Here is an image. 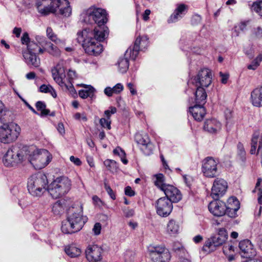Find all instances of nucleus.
Segmentation results:
<instances>
[{
  "label": "nucleus",
  "mask_w": 262,
  "mask_h": 262,
  "mask_svg": "<svg viewBox=\"0 0 262 262\" xmlns=\"http://www.w3.org/2000/svg\"><path fill=\"white\" fill-rule=\"evenodd\" d=\"M117 109L115 107L111 106L109 110H106L104 112V114L106 117V119L110 120V117L112 114H114L116 113Z\"/></svg>",
  "instance_id": "nucleus-53"
},
{
  "label": "nucleus",
  "mask_w": 262,
  "mask_h": 262,
  "mask_svg": "<svg viewBox=\"0 0 262 262\" xmlns=\"http://www.w3.org/2000/svg\"><path fill=\"white\" fill-rule=\"evenodd\" d=\"M127 86L128 89L129 90V91L132 95H134L137 94V91L135 88L134 84L132 82L127 83Z\"/></svg>",
  "instance_id": "nucleus-64"
},
{
  "label": "nucleus",
  "mask_w": 262,
  "mask_h": 262,
  "mask_svg": "<svg viewBox=\"0 0 262 262\" xmlns=\"http://www.w3.org/2000/svg\"><path fill=\"white\" fill-rule=\"evenodd\" d=\"M237 149L238 156L242 161H245L246 160V151L243 144L239 142L237 145Z\"/></svg>",
  "instance_id": "nucleus-45"
},
{
  "label": "nucleus",
  "mask_w": 262,
  "mask_h": 262,
  "mask_svg": "<svg viewBox=\"0 0 262 262\" xmlns=\"http://www.w3.org/2000/svg\"><path fill=\"white\" fill-rule=\"evenodd\" d=\"M219 161L211 157L205 158L202 161V171L208 178H214L217 175Z\"/></svg>",
  "instance_id": "nucleus-11"
},
{
  "label": "nucleus",
  "mask_w": 262,
  "mask_h": 262,
  "mask_svg": "<svg viewBox=\"0 0 262 262\" xmlns=\"http://www.w3.org/2000/svg\"><path fill=\"white\" fill-rule=\"evenodd\" d=\"M29 193L34 197H40L48 191V181L46 175L38 172L30 176L28 180Z\"/></svg>",
  "instance_id": "nucleus-4"
},
{
  "label": "nucleus",
  "mask_w": 262,
  "mask_h": 262,
  "mask_svg": "<svg viewBox=\"0 0 262 262\" xmlns=\"http://www.w3.org/2000/svg\"><path fill=\"white\" fill-rule=\"evenodd\" d=\"M100 125L104 128H106L108 129H110L111 126V121L110 120L106 118H101L99 121Z\"/></svg>",
  "instance_id": "nucleus-48"
},
{
  "label": "nucleus",
  "mask_w": 262,
  "mask_h": 262,
  "mask_svg": "<svg viewBox=\"0 0 262 262\" xmlns=\"http://www.w3.org/2000/svg\"><path fill=\"white\" fill-rule=\"evenodd\" d=\"M147 250L154 262H169L171 255L164 246L150 245L147 247Z\"/></svg>",
  "instance_id": "nucleus-8"
},
{
  "label": "nucleus",
  "mask_w": 262,
  "mask_h": 262,
  "mask_svg": "<svg viewBox=\"0 0 262 262\" xmlns=\"http://www.w3.org/2000/svg\"><path fill=\"white\" fill-rule=\"evenodd\" d=\"M125 194L129 196H133L135 195V193L130 186H127L125 188Z\"/></svg>",
  "instance_id": "nucleus-63"
},
{
  "label": "nucleus",
  "mask_w": 262,
  "mask_h": 262,
  "mask_svg": "<svg viewBox=\"0 0 262 262\" xmlns=\"http://www.w3.org/2000/svg\"><path fill=\"white\" fill-rule=\"evenodd\" d=\"M179 225L173 220H170L167 225V232L170 234H174L178 232Z\"/></svg>",
  "instance_id": "nucleus-34"
},
{
  "label": "nucleus",
  "mask_w": 262,
  "mask_h": 262,
  "mask_svg": "<svg viewBox=\"0 0 262 262\" xmlns=\"http://www.w3.org/2000/svg\"><path fill=\"white\" fill-rule=\"evenodd\" d=\"M112 89L113 94H118L120 93L122 91H123V86L121 83H118L116 84L115 86H114L113 88H112Z\"/></svg>",
  "instance_id": "nucleus-52"
},
{
  "label": "nucleus",
  "mask_w": 262,
  "mask_h": 262,
  "mask_svg": "<svg viewBox=\"0 0 262 262\" xmlns=\"http://www.w3.org/2000/svg\"><path fill=\"white\" fill-rule=\"evenodd\" d=\"M20 127L16 123L4 124L0 127V141L5 144L11 143L18 137Z\"/></svg>",
  "instance_id": "nucleus-6"
},
{
  "label": "nucleus",
  "mask_w": 262,
  "mask_h": 262,
  "mask_svg": "<svg viewBox=\"0 0 262 262\" xmlns=\"http://www.w3.org/2000/svg\"><path fill=\"white\" fill-rule=\"evenodd\" d=\"M258 137L259 134L258 133H254L253 135L251 143V147L250 151L251 155L254 154L256 152Z\"/></svg>",
  "instance_id": "nucleus-42"
},
{
  "label": "nucleus",
  "mask_w": 262,
  "mask_h": 262,
  "mask_svg": "<svg viewBox=\"0 0 262 262\" xmlns=\"http://www.w3.org/2000/svg\"><path fill=\"white\" fill-rule=\"evenodd\" d=\"M29 149V147L27 146H12L4 156V164L7 167H13L21 163L27 159V152H30Z\"/></svg>",
  "instance_id": "nucleus-3"
},
{
  "label": "nucleus",
  "mask_w": 262,
  "mask_h": 262,
  "mask_svg": "<svg viewBox=\"0 0 262 262\" xmlns=\"http://www.w3.org/2000/svg\"><path fill=\"white\" fill-rule=\"evenodd\" d=\"M148 38L147 36L138 37L133 46H130L126 50V55L129 53L132 56L133 60H135L137 57L139 52L145 49L148 45Z\"/></svg>",
  "instance_id": "nucleus-13"
},
{
  "label": "nucleus",
  "mask_w": 262,
  "mask_h": 262,
  "mask_svg": "<svg viewBox=\"0 0 262 262\" xmlns=\"http://www.w3.org/2000/svg\"><path fill=\"white\" fill-rule=\"evenodd\" d=\"M221 128V124L216 119L207 120L204 125V130L211 133H215Z\"/></svg>",
  "instance_id": "nucleus-27"
},
{
  "label": "nucleus",
  "mask_w": 262,
  "mask_h": 262,
  "mask_svg": "<svg viewBox=\"0 0 262 262\" xmlns=\"http://www.w3.org/2000/svg\"><path fill=\"white\" fill-rule=\"evenodd\" d=\"M48 52L53 56H59L60 55L59 49L53 43L49 42V47L47 49Z\"/></svg>",
  "instance_id": "nucleus-44"
},
{
  "label": "nucleus",
  "mask_w": 262,
  "mask_h": 262,
  "mask_svg": "<svg viewBox=\"0 0 262 262\" xmlns=\"http://www.w3.org/2000/svg\"><path fill=\"white\" fill-rule=\"evenodd\" d=\"M51 88L50 85L42 84L39 88V91L41 93H48Z\"/></svg>",
  "instance_id": "nucleus-60"
},
{
  "label": "nucleus",
  "mask_w": 262,
  "mask_h": 262,
  "mask_svg": "<svg viewBox=\"0 0 262 262\" xmlns=\"http://www.w3.org/2000/svg\"><path fill=\"white\" fill-rule=\"evenodd\" d=\"M36 5L38 12L44 15L55 13L58 11L60 15L69 17L72 13L68 0H37Z\"/></svg>",
  "instance_id": "nucleus-2"
},
{
  "label": "nucleus",
  "mask_w": 262,
  "mask_h": 262,
  "mask_svg": "<svg viewBox=\"0 0 262 262\" xmlns=\"http://www.w3.org/2000/svg\"><path fill=\"white\" fill-rule=\"evenodd\" d=\"M202 20L201 16L199 14H194L192 16L191 20L192 25H197L201 23Z\"/></svg>",
  "instance_id": "nucleus-54"
},
{
  "label": "nucleus",
  "mask_w": 262,
  "mask_h": 262,
  "mask_svg": "<svg viewBox=\"0 0 262 262\" xmlns=\"http://www.w3.org/2000/svg\"><path fill=\"white\" fill-rule=\"evenodd\" d=\"M35 106L38 111H40V113H39L38 115L41 117L46 116L48 115L51 116H54V113L53 112L50 114V111L49 110L46 108V104L43 101H37L35 104Z\"/></svg>",
  "instance_id": "nucleus-30"
},
{
  "label": "nucleus",
  "mask_w": 262,
  "mask_h": 262,
  "mask_svg": "<svg viewBox=\"0 0 262 262\" xmlns=\"http://www.w3.org/2000/svg\"><path fill=\"white\" fill-rule=\"evenodd\" d=\"M104 165L107 170L112 173L116 172L119 168L118 163L113 160L106 159L104 161Z\"/></svg>",
  "instance_id": "nucleus-33"
},
{
  "label": "nucleus",
  "mask_w": 262,
  "mask_h": 262,
  "mask_svg": "<svg viewBox=\"0 0 262 262\" xmlns=\"http://www.w3.org/2000/svg\"><path fill=\"white\" fill-rule=\"evenodd\" d=\"M29 150H30V152L28 151V155L27 159L30 161V162L33 165L34 162H37L38 161V156H33V150H35L33 147H29Z\"/></svg>",
  "instance_id": "nucleus-46"
},
{
  "label": "nucleus",
  "mask_w": 262,
  "mask_h": 262,
  "mask_svg": "<svg viewBox=\"0 0 262 262\" xmlns=\"http://www.w3.org/2000/svg\"><path fill=\"white\" fill-rule=\"evenodd\" d=\"M156 208L158 215L166 217L172 212V202L167 198H160L156 202Z\"/></svg>",
  "instance_id": "nucleus-14"
},
{
  "label": "nucleus",
  "mask_w": 262,
  "mask_h": 262,
  "mask_svg": "<svg viewBox=\"0 0 262 262\" xmlns=\"http://www.w3.org/2000/svg\"><path fill=\"white\" fill-rule=\"evenodd\" d=\"M74 229V226L68 220L62 222L61 230L63 233L72 234L78 232V230H76Z\"/></svg>",
  "instance_id": "nucleus-31"
},
{
  "label": "nucleus",
  "mask_w": 262,
  "mask_h": 262,
  "mask_svg": "<svg viewBox=\"0 0 262 262\" xmlns=\"http://www.w3.org/2000/svg\"><path fill=\"white\" fill-rule=\"evenodd\" d=\"M228 238L227 230L223 228H219L216 234L208 238L202 247V250L210 253L214 251L217 247L222 245Z\"/></svg>",
  "instance_id": "nucleus-7"
},
{
  "label": "nucleus",
  "mask_w": 262,
  "mask_h": 262,
  "mask_svg": "<svg viewBox=\"0 0 262 262\" xmlns=\"http://www.w3.org/2000/svg\"><path fill=\"white\" fill-rule=\"evenodd\" d=\"M123 212L124 213V215L126 217H130L133 216L135 213L134 210L128 207L124 208L123 209Z\"/></svg>",
  "instance_id": "nucleus-55"
},
{
  "label": "nucleus",
  "mask_w": 262,
  "mask_h": 262,
  "mask_svg": "<svg viewBox=\"0 0 262 262\" xmlns=\"http://www.w3.org/2000/svg\"><path fill=\"white\" fill-rule=\"evenodd\" d=\"M104 188L105 190L106 191L108 194L110 195L111 199L113 200L116 199V195L115 193L113 191L112 189L111 188V187L106 183H104Z\"/></svg>",
  "instance_id": "nucleus-50"
},
{
  "label": "nucleus",
  "mask_w": 262,
  "mask_h": 262,
  "mask_svg": "<svg viewBox=\"0 0 262 262\" xmlns=\"http://www.w3.org/2000/svg\"><path fill=\"white\" fill-rule=\"evenodd\" d=\"M242 257L246 258H251L256 255V251L253 245L248 239L243 240L239 243Z\"/></svg>",
  "instance_id": "nucleus-19"
},
{
  "label": "nucleus",
  "mask_w": 262,
  "mask_h": 262,
  "mask_svg": "<svg viewBox=\"0 0 262 262\" xmlns=\"http://www.w3.org/2000/svg\"><path fill=\"white\" fill-rule=\"evenodd\" d=\"M81 16L84 23H95L98 26L93 30L86 28L78 32L77 41L82 44L88 54L98 56L103 51L100 42L103 41L108 35V28L104 26L107 21V13L104 9L94 7L88 9Z\"/></svg>",
  "instance_id": "nucleus-1"
},
{
  "label": "nucleus",
  "mask_w": 262,
  "mask_h": 262,
  "mask_svg": "<svg viewBox=\"0 0 262 262\" xmlns=\"http://www.w3.org/2000/svg\"><path fill=\"white\" fill-rule=\"evenodd\" d=\"M23 56L28 66L38 68L40 66V58L36 56L35 53L23 51Z\"/></svg>",
  "instance_id": "nucleus-25"
},
{
  "label": "nucleus",
  "mask_w": 262,
  "mask_h": 262,
  "mask_svg": "<svg viewBox=\"0 0 262 262\" xmlns=\"http://www.w3.org/2000/svg\"><path fill=\"white\" fill-rule=\"evenodd\" d=\"M21 41L22 44L26 45L27 46H28L29 42L31 41L30 40L29 34L27 32H25L23 34V36L21 37Z\"/></svg>",
  "instance_id": "nucleus-57"
},
{
  "label": "nucleus",
  "mask_w": 262,
  "mask_h": 262,
  "mask_svg": "<svg viewBox=\"0 0 262 262\" xmlns=\"http://www.w3.org/2000/svg\"><path fill=\"white\" fill-rule=\"evenodd\" d=\"M227 186V183L224 179H215L211 189V195L212 198L214 200H219L225 193Z\"/></svg>",
  "instance_id": "nucleus-16"
},
{
  "label": "nucleus",
  "mask_w": 262,
  "mask_h": 262,
  "mask_svg": "<svg viewBox=\"0 0 262 262\" xmlns=\"http://www.w3.org/2000/svg\"><path fill=\"white\" fill-rule=\"evenodd\" d=\"M129 57L130 59L132 58V56L130 55L129 53L127 55H126V52L124 54V56L123 57H120L117 62L118 71L121 73H125L127 72L129 68Z\"/></svg>",
  "instance_id": "nucleus-29"
},
{
  "label": "nucleus",
  "mask_w": 262,
  "mask_h": 262,
  "mask_svg": "<svg viewBox=\"0 0 262 262\" xmlns=\"http://www.w3.org/2000/svg\"><path fill=\"white\" fill-rule=\"evenodd\" d=\"M33 156H38V161L33 163V166L40 169L47 166L52 159V155L45 149L33 150Z\"/></svg>",
  "instance_id": "nucleus-15"
},
{
  "label": "nucleus",
  "mask_w": 262,
  "mask_h": 262,
  "mask_svg": "<svg viewBox=\"0 0 262 262\" xmlns=\"http://www.w3.org/2000/svg\"><path fill=\"white\" fill-rule=\"evenodd\" d=\"M52 75L54 81L60 86L63 87L64 82L63 79L65 78V70L63 67V62L58 63L51 69Z\"/></svg>",
  "instance_id": "nucleus-21"
},
{
  "label": "nucleus",
  "mask_w": 262,
  "mask_h": 262,
  "mask_svg": "<svg viewBox=\"0 0 262 262\" xmlns=\"http://www.w3.org/2000/svg\"><path fill=\"white\" fill-rule=\"evenodd\" d=\"M101 229V225L100 223H96L93 228V231L95 235H99L100 233Z\"/></svg>",
  "instance_id": "nucleus-59"
},
{
  "label": "nucleus",
  "mask_w": 262,
  "mask_h": 262,
  "mask_svg": "<svg viewBox=\"0 0 262 262\" xmlns=\"http://www.w3.org/2000/svg\"><path fill=\"white\" fill-rule=\"evenodd\" d=\"M208 209L213 215L222 216L226 213V204L223 201L214 200L209 203Z\"/></svg>",
  "instance_id": "nucleus-20"
},
{
  "label": "nucleus",
  "mask_w": 262,
  "mask_h": 262,
  "mask_svg": "<svg viewBox=\"0 0 262 262\" xmlns=\"http://www.w3.org/2000/svg\"><path fill=\"white\" fill-rule=\"evenodd\" d=\"M70 160L72 162H73L76 166H80L81 165V163H82L81 161H80V159L78 158H76L73 156H71L70 157Z\"/></svg>",
  "instance_id": "nucleus-62"
},
{
  "label": "nucleus",
  "mask_w": 262,
  "mask_h": 262,
  "mask_svg": "<svg viewBox=\"0 0 262 262\" xmlns=\"http://www.w3.org/2000/svg\"><path fill=\"white\" fill-rule=\"evenodd\" d=\"M155 177L156 178V180L155 181V185L157 186L159 189H160L162 191H163L165 186L168 185L164 183V177L163 174L162 173H159L155 175Z\"/></svg>",
  "instance_id": "nucleus-39"
},
{
  "label": "nucleus",
  "mask_w": 262,
  "mask_h": 262,
  "mask_svg": "<svg viewBox=\"0 0 262 262\" xmlns=\"http://www.w3.org/2000/svg\"><path fill=\"white\" fill-rule=\"evenodd\" d=\"M188 10V7L184 4H179L176 5L173 12L171 14L167 20L169 24L177 22L186 14Z\"/></svg>",
  "instance_id": "nucleus-22"
},
{
  "label": "nucleus",
  "mask_w": 262,
  "mask_h": 262,
  "mask_svg": "<svg viewBox=\"0 0 262 262\" xmlns=\"http://www.w3.org/2000/svg\"><path fill=\"white\" fill-rule=\"evenodd\" d=\"M94 88L90 86L85 90H81L79 91L78 94L81 98L85 99L88 97H93L94 94Z\"/></svg>",
  "instance_id": "nucleus-35"
},
{
  "label": "nucleus",
  "mask_w": 262,
  "mask_h": 262,
  "mask_svg": "<svg viewBox=\"0 0 262 262\" xmlns=\"http://www.w3.org/2000/svg\"><path fill=\"white\" fill-rule=\"evenodd\" d=\"M190 50L192 53L199 55L202 54V51L204 50V47H196L195 46L191 45Z\"/></svg>",
  "instance_id": "nucleus-56"
},
{
  "label": "nucleus",
  "mask_w": 262,
  "mask_h": 262,
  "mask_svg": "<svg viewBox=\"0 0 262 262\" xmlns=\"http://www.w3.org/2000/svg\"><path fill=\"white\" fill-rule=\"evenodd\" d=\"M203 105L195 104L194 106L189 107V114L197 121H201L206 114V110Z\"/></svg>",
  "instance_id": "nucleus-24"
},
{
  "label": "nucleus",
  "mask_w": 262,
  "mask_h": 262,
  "mask_svg": "<svg viewBox=\"0 0 262 262\" xmlns=\"http://www.w3.org/2000/svg\"><path fill=\"white\" fill-rule=\"evenodd\" d=\"M163 191L166 196L172 203H177L182 199V194L180 191L175 187L171 185L165 186Z\"/></svg>",
  "instance_id": "nucleus-23"
},
{
  "label": "nucleus",
  "mask_w": 262,
  "mask_h": 262,
  "mask_svg": "<svg viewBox=\"0 0 262 262\" xmlns=\"http://www.w3.org/2000/svg\"><path fill=\"white\" fill-rule=\"evenodd\" d=\"M102 249L96 245H89L85 250V256L90 262H96L102 258Z\"/></svg>",
  "instance_id": "nucleus-18"
},
{
  "label": "nucleus",
  "mask_w": 262,
  "mask_h": 262,
  "mask_svg": "<svg viewBox=\"0 0 262 262\" xmlns=\"http://www.w3.org/2000/svg\"><path fill=\"white\" fill-rule=\"evenodd\" d=\"M64 202L57 201L52 206V211L55 215L61 214L64 210Z\"/></svg>",
  "instance_id": "nucleus-37"
},
{
  "label": "nucleus",
  "mask_w": 262,
  "mask_h": 262,
  "mask_svg": "<svg viewBox=\"0 0 262 262\" xmlns=\"http://www.w3.org/2000/svg\"><path fill=\"white\" fill-rule=\"evenodd\" d=\"M223 250L224 253L226 254H227L228 251H234V247L233 246H232L231 245L227 244V245H225L223 247Z\"/></svg>",
  "instance_id": "nucleus-61"
},
{
  "label": "nucleus",
  "mask_w": 262,
  "mask_h": 262,
  "mask_svg": "<svg viewBox=\"0 0 262 262\" xmlns=\"http://www.w3.org/2000/svg\"><path fill=\"white\" fill-rule=\"evenodd\" d=\"M67 76L69 78V83L68 84L64 83V84H63V86H65L67 89H68L70 92H73L75 91V89L72 83V80H73L76 76L75 71L69 70L67 74Z\"/></svg>",
  "instance_id": "nucleus-36"
},
{
  "label": "nucleus",
  "mask_w": 262,
  "mask_h": 262,
  "mask_svg": "<svg viewBox=\"0 0 262 262\" xmlns=\"http://www.w3.org/2000/svg\"><path fill=\"white\" fill-rule=\"evenodd\" d=\"M46 38L44 37H37L36 40L39 42V45L34 41L29 42L27 46V50L23 51V52H28L30 53H33L36 54V52L38 51L39 53L42 54L43 53L45 49L41 48L40 46V41H43L45 40Z\"/></svg>",
  "instance_id": "nucleus-26"
},
{
  "label": "nucleus",
  "mask_w": 262,
  "mask_h": 262,
  "mask_svg": "<svg viewBox=\"0 0 262 262\" xmlns=\"http://www.w3.org/2000/svg\"><path fill=\"white\" fill-rule=\"evenodd\" d=\"M64 251L66 254L71 257H78L81 253L80 249L73 245L66 247Z\"/></svg>",
  "instance_id": "nucleus-32"
},
{
  "label": "nucleus",
  "mask_w": 262,
  "mask_h": 262,
  "mask_svg": "<svg viewBox=\"0 0 262 262\" xmlns=\"http://www.w3.org/2000/svg\"><path fill=\"white\" fill-rule=\"evenodd\" d=\"M262 61V54H259L247 66L249 70H255L259 66Z\"/></svg>",
  "instance_id": "nucleus-41"
},
{
  "label": "nucleus",
  "mask_w": 262,
  "mask_h": 262,
  "mask_svg": "<svg viewBox=\"0 0 262 262\" xmlns=\"http://www.w3.org/2000/svg\"><path fill=\"white\" fill-rule=\"evenodd\" d=\"M135 140L136 143L140 146L141 150L145 155L149 156L152 154L154 145L150 141L147 134L137 133L135 135Z\"/></svg>",
  "instance_id": "nucleus-12"
},
{
  "label": "nucleus",
  "mask_w": 262,
  "mask_h": 262,
  "mask_svg": "<svg viewBox=\"0 0 262 262\" xmlns=\"http://www.w3.org/2000/svg\"><path fill=\"white\" fill-rule=\"evenodd\" d=\"M212 74L208 69H203L200 70L197 75L190 78L188 81V87L193 86L208 87L211 83Z\"/></svg>",
  "instance_id": "nucleus-9"
},
{
  "label": "nucleus",
  "mask_w": 262,
  "mask_h": 262,
  "mask_svg": "<svg viewBox=\"0 0 262 262\" xmlns=\"http://www.w3.org/2000/svg\"><path fill=\"white\" fill-rule=\"evenodd\" d=\"M260 3H262V0H257L256 2L253 3V5L251 7L252 10L255 11L257 13H261L260 12V10H261L260 7L259 6Z\"/></svg>",
  "instance_id": "nucleus-51"
},
{
  "label": "nucleus",
  "mask_w": 262,
  "mask_h": 262,
  "mask_svg": "<svg viewBox=\"0 0 262 262\" xmlns=\"http://www.w3.org/2000/svg\"><path fill=\"white\" fill-rule=\"evenodd\" d=\"M239 209V207L235 208H231V209H226V213L228 216L233 218L237 216V211Z\"/></svg>",
  "instance_id": "nucleus-49"
},
{
  "label": "nucleus",
  "mask_w": 262,
  "mask_h": 262,
  "mask_svg": "<svg viewBox=\"0 0 262 262\" xmlns=\"http://www.w3.org/2000/svg\"><path fill=\"white\" fill-rule=\"evenodd\" d=\"M67 220L75 227V230L79 231L88 221L86 216L83 215V209L81 205L77 208H72L67 217Z\"/></svg>",
  "instance_id": "nucleus-10"
},
{
  "label": "nucleus",
  "mask_w": 262,
  "mask_h": 262,
  "mask_svg": "<svg viewBox=\"0 0 262 262\" xmlns=\"http://www.w3.org/2000/svg\"><path fill=\"white\" fill-rule=\"evenodd\" d=\"M47 35L48 38L54 42L56 44H59L61 42V40L58 39L56 34L53 32V30L51 27H48L47 29Z\"/></svg>",
  "instance_id": "nucleus-43"
},
{
  "label": "nucleus",
  "mask_w": 262,
  "mask_h": 262,
  "mask_svg": "<svg viewBox=\"0 0 262 262\" xmlns=\"http://www.w3.org/2000/svg\"><path fill=\"white\" fill-rule=\"evenodd\" d=\"M186 92L189 95L192 93L194 95V102L195 104H205L206 101L207 94L205 89L200 86H191L186 90Z\"/></svg>",
  "instance_id": "nucleus-17"
},
{
  "label": "nucleus",
  "mask_w": 262,
  "mask_h": 262,
  "mask_svg": "<svg viewBox=\"0 0 262 262\" xmlns=\"http://www.w3.org/2000/svg\"><path fill=\"white\" fill-rule=\"evenodd\" d=\"M113 153L115 155L118 156L124 164L128 163V160L126 158V154L124 150L120 147L118 146L113 150Z\"/></svg>",
  "instance_id": "nucleus-38"
},
{
  "label": "nucleus",
  "mask_w": 262,
  "mask_h": 262,
  "mask_svg": "<svg viewBox=\"0 0 262 262\" xmlns=\"http://www.w3.org/2000/svg\"><path fill=\"white\" fill-rule=\"evenodd\" d=\"M251 101L254 106H262V86L255 89L251 92Z\"/></svg>",
  "instance_id": "nucleus-28"
},
{
  "label": "nucleus",
  "mask_w": 262,
  "mask_h": 262,
  "mask_svg": "<svg viewBox=\"0 0 262 262\" xmlns=\"http://www.w3.org/2000/svg\"><path fill=\"white\" fill-rule=\"evenodd\" d=\"M237 207L240 208V203L237 198L234 196L229 198L226 205V209H231V208H235Z\"/></svg>",
  "instance_id": "nucleus-40"
},
{
  "label": "nucleus",
  "mask_w": 262,
  "mask_h": 262,
  "mask_svg": "<svg viewBox=\"0 0 262 262\" xmlns=\"http://www.w3.org/2000/svg\"><path fill=\"white\" fill-rule=\"evenodd\" d=\"M71 181L66 177L57 178L49 185L48 191L54 199H57L64 195L70 190Z\"/></svg>",
  "instance_id": "nucleus-5"
},
{
  "label": "nucleus",
  "mask_w": 262,
  "mask_h": 262,
  "mask_svg": "<svg viewBox=\"0 0 262 262\" xmlns=\"http://www.w3.org/2000/svg\"><path fill=\"white\" fill-rule=\"evenodd\" d=\"M199 38L200 36H198L197 33L196 32L189 34L187 37L188 44H189L193 41H198Z\"/></svg>",
  "instance_id": "nucleus-47"
},
{
  "label": "nucleus",
  "mask_w": 262,
  "mask_h": 262,
  "mask_svg": "<svg viewBox=\"0 0 262 262\" xmlns=\"http://www.w3.org/2000/svg\"><path fill=\"white\" fill-rule=\"evenodd\" d=\"M124 257L126 261H132L134 259V254L132 251H127L124 255Z\"/></svg>",
  "instance_id": "nucleus-58"
}]
</instances>
